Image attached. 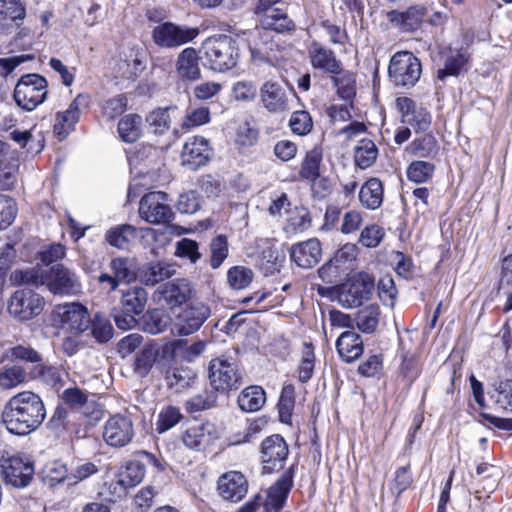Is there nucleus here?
<instances>
[{"label": "nucleus", "instance_id": "f257e3e1", "mask_svg": "<svg viewBox=\"0 0 512 512\" xmlns=\"http://www.w3.org/2000/svg\"><path fill=\"white\" fill-rule=\"evenodd\" d=\"M46 410L42 399L31 391L14 395L2 413L7 430L15 435H27L43 422Z\"/></svg>", "mask_w": 512, "mask_h": 512}, {"label": "nucleus", "instance_id": "f03ea898", "mask_svg": "<svg viewBox=\"0 0 512 512\" xmlns=\"http://www.w3.org/2000/svg\"><path fill=\"white\" fill-rule=\"evenodd\" d=\"M203 59L211 70L225 72L234 68L239 58L236 41L227 35L209 37L202 44Z\"/></svg>", "mask_w": 512, "mask_h": 512}, {"label": "nucleus", "instance_id": "7ed1b4c3", "mask_svg": "<svg viewBox=\"0 0 512 512\" xmlns=\"http://www.w3.org/2000/svg\"><path fill=\"white\" fill-rule=\"evenodd\" d=\"M421 73V62L412 52L400 51L390 59L388 75L395 86L414 87L419 81Z\"/></svg>", "mask_w": 512, "mask_h": 512}, {"label": "nucleus", "instance_id": "20e7f679", "mask_svg": "<svg viewBox=\"0 0 512 512\" xmlns=\"http://www.w3.org/2000/svg\"><path fill=\"white\" fill-rule=\"evenodd\" d=\"M47 93L48 83L43 76L26 74L18 80L13 98L23 110L32 111L44 102Z\"/></svg>", "mask_w": 512, "mask_h": 512}, {"label": "nucleus", "instance_id": "39448f33", "mask_svg": "<svg viewBox=\"0 0 512 512\" xmlns=\"http://www.w3.org/2000/svg\"><path fill=\"white\" fill-rule=\"evenodd\" d=\"M373 290V278L366 273H360L338 286L337 301L344 308H356L370 298Z\"/></svg>", "mask_w": 512, "mask_h": 512}, {"label": "nucleus", "instance_id": "423d86ee", "mask_svg": "<svg viewBox=\"0 0 512 512\" xmlns=\"http://www.w3.org/2000/svg\"><path fill=\"white\" fill-rule=\"evenodd\" d=\"M135 437V427L132 418L127 414L111 415L102 428L103 441L112 448H124Z\"/></svg>", "mask_w": 512, "mask_h": 512}, {"label": "nucleus", "instance_id": "0eeeda50", "mask_svg": "<svg viewBox=\"0 0 512 512\" xmlns=\"http://www.w3.org/2000/svg\"><path fill=\"white\" fill-rule=\"evenodd\" d=\"M44 298L31 289L16 290L8 302V312L19 321H28L41 314Z\"/></svg>", "mask_w": 512, "mask_h": 512}, {"label": "nucleus", "instance_id": "6e6552de", "mask_svg": "<svg viewBox=\"0 0 512 512\" xmlns=\"http://www.w3.org/2000/svg\"><path fill=\"white\" fill-rule=\"evenodd\" d=\"M139 216L150 224H166L174 213L168 204V195L162 191L145 194L139 203Z\"/></svg>", "mask_w": 512, "mask_h": 512}, {"label": "nucleus", "instance_id": "1a4fd4ad", "mask_svg": "<svg viewBox=\"0 0 512 512\" xmlns=\"http://www.w3.org/2000/svg\"><path fill=\"white\" fill-rule=\"evenodd\" d=\"M198 34L199 29L196 27L164 22L154 27L152 39L157 46L171 49L191 42Z\"/></svg>", "mask_w": 512, "mask_h": 512}, {"label": "nucleus", "instance_id": "9d476101", "mask_svg": "<svg viewBox=\"0 0 512 512\" xmlns=\"http://www.w3.org/2000/svg\"><path fill=\"white\" fill-rule=\"evenodd\" d=\"M53 315L62 329L75 334L83 333L91 325V317L87 308L78 302L57 305Z\"/></svg>", "mask_w": 512, "mask_h": 512}, {"label": "nucleus", "instance_id": "9b49d317", "mask_svg": "<svg viewBox=\"0 0 512 512\" xmlns=\"http://www.w3.org/2000/svg\"><path fill=\"white\" fill-rule=\"evenodd\" d=\"M157 371L164 379L168 389L182 392L191 387L196 380V373L189 367L179 365L177 361L169 358L160 359L157 362Z\"/></svg>", "mask_w": 512, "mask_h": 512}, {"label": "nucleus", "instance_id": "f8f14e48", "mask_svg": "<svg viewBox=\"0 0 512 512\" xmlns=\"http://www.w3.org/2000/svg\"><path fill=\"white\" fill-rule=\"evenodd\" d=\"M43 285L55 295H73L81 289L76 273L62 264L54 265L44 272Z\"/></svg>", "mask_w": 512, "mask_h": 512}, {"label": "nucleus", "instance_id": "ddd939ff", "mask_svg": "<svg viewBox=\"0 0 512 512\" xmlns=\"http://www.w3.org/2000/svg\"><path fill=\"white\" fill-rule=\"evenodd\" d=\"M210 316V309L203 303H196L181 310L171 324V333L188 336L198 331Z\"/></svg>", "mask_w": 512, "mask_h": 512}, {"label": "nucleus", "instance_id": "4468645a", "mask_svg": "<svg viewBox=\"0 0 512 512\" xmlns=\"http://www.w3.org/2000/svg\"><path fill=\"white\" fill-rule=\"evenodd\" d=\"M139 235L147 242L155 241L158 236V231L153 228L137 229L130 224H120L106 231L105 240L112 247L127 249Z\"/></svg>", "mask_w": 512, "mask_h": 512}, {"label": "nucleus", "instance_id": "2eb2a0df", "mask_svg": "<svg viewBox=\"0 0 512 512\" xmlns=\"http://www.w3.org/2000/svg\"><path fill=\"white\" fill-rule=\"evenodd\" d=\"M209 379L216 391H229L241 385V375L237 366L223 359H213L209 366Z\"/></svg>", "mask_w": 512, "mask_h": 512}, {"label": "nucleus", "instance_id": "dca6fc26", "mask_svg": "<svg viewBox=\"0 0 512 512\" xmlns=\"http://www.w3.org/2000/svg\"><path fill=\"white\" fill-rule=\"evenodd\" d=\"M288 453V445L282 436L274 434L264 439L261 444L263 472L270 474L282 469Z\"/></svg>", "mask_w": 512, "mask_h": 512}, {"label": "nucleus", "instance_id": "f3484780", "mask_svg": "<svg viewBox=\"0 0 512 512\" xmlns=\"http://www.w3.org/2000/svg\"><path fill=\"white\" fill-rule=\"evenodd\" d=\"M2 474L6 483L14 487H25L34 474L33 463L27 455H14L4 460Z\"/></svg>", "mask_w": 512, "mask_h": 512}, {"label": "nucleus", "instance_id": "a211bd4d", "mask_svg": "<svg viewBox=\"0 0 512 512\" xmlns=\"http://www.w3.org/2000/svg\"><path fill=\"white\" fill-rule=\"evenodd\" d=\"M308 59L311 67L330 76L341 71L343 65L336 53L324 44L313 40L307 47Z\"/></svg>", "mask_w": 512, "mask_h": 512}, {"label": "nucleus", "instance_id": "6ab92c4d", "mask_svg": "<svg viewBox=\"0 0 512 512\" xmlns=\"http://www.w3.org/2000/svg\"><path fill=\"white\" fill-rule=\"evenodd\" d=\"M212 156L209 141L201 136L189 138L182 149L181 164L190 170L206 165Z\"/></svg>", "mask_w": 512, "mask_h": 512}, {"label": "nucleus", "instance_id": "aec40b11", "mask_svg": "<svg viewBox=\"0 0 512 512\" xmlns=\"http://www.w3.org/2000/svg\"><path fill=\"white\" fill-rule=\"evenodd\" d=\"M206 342L199 340L189 344L185 339H174L161 346V355L163 358L177 361L180 359L185 362H193L205 350Z\"/></svg>", "mask_w": 512, "mask_h": 512}, {"label": "nucleus", "instance_id": "412c9836", "mask_svg": "<svg viewBox=\"0 0 512 512\" xmlns=\"http://www.w3.org/2000/svg\"><path fill=\"white\" fill-rule=\"evenodd\" d=\"M396 107L401 113L402 122L419 131H426L431 125V115L426 108L417 106L409 97H398Z\"/></svg>", "mask_w": 512, "mask_h": 512}, {"label": "nucleus", "instance_id": "4be33fe9", "mask_svg": "<svg viewBox=\"0 0 512 512\" xmlns=\"http://www.w3.org/2000/svg\"><path fill=\"white\" fill-rule=\"evenodd\" d=\"M217 490L224 500L239 502L248 492V481L241 472L229 471L219 477Z\"/></svg>", "mask_w": 512, "mask_h": 512}, {"label": "nucleus", "instance_id": "5701e85b", "mask_svg": "<svg viewBox=\"0 0 512 512\" xmlns=\"http://www.w3.org/2000/svg\"><path fill=\"white\" fill-rule=\"evenodd\" d=\"M89 103L90 96L88 94L77 95L64 112L57 113L53 126L54 132L60 137H65L78 122L81 110L87 108Z\"/></svg>", "mask_w": 512, "mask_h": 512}, {"label": "nucleus", "instance_id": "b1692460", "mask_svg": "<svg viewBox=\"0 0 512 512\" xmlns=\"http://www.w3.org/2000/svg\"><path fill=\"white\" fill-rule=\"evenodd\" d=\"M321 257V243L316 238L293 244L290 249L291 260L303 269L314 267L319 263Z\"/></svg>", "mask_w": 512, "mask_h": 512}, {"label": "nucleus", "instance_id": "393cba45", "mask_svg": "<svg viewBox=\"0 0 512 512\" xmlns=\"http://www.w3.org/2000/svg\"><path fill=\"white\" fill-rule=\"evenodd\" d=\"M293 477V468L290 467L269 488L265 500V506L268 512H279L283 508L293 486Z\"/></svg>", "mask_w": 512, "mask_h": 512}, {"label": "nucleus", "instance_id": "a878e982", "mask_svg": "<svg viewBox=\"0 0 512 512\" xmlns=\"http://www.w3.org/2000/svg\"><path fill=\"white\" fill-rule=\"evenodd\" d=\"M426 8L422 5L409 7L405 11L392 10L387 13L390 23L403 32H413L417 30L425 15Z\"/></svg>", "mask_w": 512, "mask_h": 512}, {"label": "nucleus", "instance_id": "bb28decb", "mask_svg": "<svg viewBox=\"0 0 512 512\" xmlns=\"http://www.w3.org/2000/svg\"><path fill=\"white\" fill-rule=\"evenodd\" d=\"M263 106L269 112H282L288 107V95L285 87L277 81H266L260 88Z\"/></svg>", "mask_w": 512, "mask_h": 512}, {"label": "nucleus", "instance_id": "cd10ccee", "mask_svg": "<svg viewBox=\"0 0 512 512\" xmlns=\"http://www.w3.org/2000/svg\"><path fill=\"white\" fill-rule=\"evenodd\" d=\"M212 430L213 427L210 423L192 421L183 433V443L190 449L199 450L211 442Z\"/></svg>", "mask_w": 512, "mask_h": 512}, {"label": "nucleus", "instance_id": "c85d7f7f", "mask_svg": "<svg viewBox=\"0 0 512 512\" xmlns=\"http://www.w3.org/2000/svg\"><path fill=\"white\" fill-rule=\"evenodd\" d=\"M158 292L167 305L176 307L191 297L192 289L188 280L176 279L161 286Z\"/></svg>", "mask_w": 512, "mask_h": 512}, {"label": "nucleus", "instance_id": "c756f323", "mask_svg": "<svg viewBox=\"0 0 512 512\" xmlns=\"http://www.w3.org/2000/svg\"><path fill=\"white\" fill-rule=\"evenodd\" d=\"M26 15L25 6L20 0L3 2L0 7V33H7L16 30Z\"/></svg>", "mask_w": 512, "mask_h": 512}, {"label": "nucleus", "instance_id": "7c9ffc66", "mask_svg": "<svg viewBox=\"0 0 512 512\" xmlns=\"http://www.w3.org/2000/svg\"><path fill=\"white\" fill-rule=\"evenodd\" d=\"M336 348L342 360L347 363L357 360L364 351L361 336L352 330H347L338 337Z\"/></svg>", "mask_w": 512, "mask_h": 512}, {"label": "nucleus", "instance_id": "2f4dec72", "mask_svg": "<svg viewBox=\"0 0 512 512\" xmlns=\"http://www.w3.org/2000/svg\"><path fill=\"white\" fill-rule=\"evenodd\" d=\"M199 57L192 47L185 48L180 52L176 61V73L181 79L196 81L201 78Z\"/></svg>", "mask_w": 512, "mask_h": 512}, {"label": "nucleus", "instance_id": "473e14b6", "mask_svg": "<svg viewBox=\"0 0 512 512\" xmlns=\"http://www.w3.org/2000/svg\"><path fill=\"white\" fill-rule=\"evenodd\" d=\"M176 273L173 264L165 261L150 262L140 269L139 278L146 286H154L162 282Z\"/></svg>", "mask_w": 512, "mask_h": 512}, {"label": "nucleus", "instance_id": "72a5a7b5", "mask_svg": "<svg viewBox=\"0 0 512 512\" xmlns=\"http://www.w3.org/2000/svg\"><path fill=\"white\" fill-rule=\"evenodd\" d=\"M161 356V348L154 342L146 343L136 354L133 370L139 377H146Z\"/></svg>", "mask_w": 512, "mask_h": 512}, {"label": "nucleus", "instance_id": "f704fd0d", "mask_svg": "<svg viewBox=\"0 0 512 512\" xmlns=\"http://www.w3.org/2000/svg\"><path fill=\"white\" fill-rule=\"evenodd\" d=\"M259 17L260 25L263 29L273 30L278 33L291 31L294 29V23L287 14L281 9H272L255 12Z\"/></svg>", "mask_w": 512, "mask_h": 512}, {"label": "nucleus", "instance_id": "c9c22d12", "mask_svg": "<svg viewBox=\"0 0 512 512\" xmlns=\"http://www.w3.org/2000/svg\"><path fill=\"white\" fill-rule=\"evenodd\" d=\"M145 476V467L139 461L129 462L123 470L116 475L115 488L119 487V494L125 493L127 488L135 487L138 485Z\"/></svg>", "mask_w": 512, "mask_h": 512}, {"label": "nucleus", "instance_id": "e433bc0d", "mask_svg": "<svg viewBox=\"0 0 512 512\" xmlns=\"http://www.w3.org/2000/svg\"><path fill=\"white\" fill-rule=\"evenodd\" d=\"M383 184L378 178L368 179L360 188L359 201L368 210L378 209L383 202Z\"/></svg>", "mask_w": 512, "mask_h": 512}, {"label": "nucleus", "instance_id": "4c0bfd02", "mask_svg": "<svg viewBox=\"0 0 512 512\" xmlns=\"http://www.w3.org/2000/svg\"><path fill=\"white\" fill-rule=\"evenodd\" d=\"M266 402V393L261 386L253 385L243 389L237 398L239 408L248 413L259 411Z\"/></svg>", "mask_w": 512, "mask_h": 512}, {"label": "nucleus", "instance_id": "58836bf2", "mask_svg": "<svg viewBox=\"0 0 512 512\" xmlns=\"http://www.w3.org/2000/svg\"><path fill=\"white\" fill-rule=\"evenodd\" d=\"M469 60L466 49H450L446 57L444 68L437 71V78L444 80L447 76H457L465 69Z\"/></svg>", "mask_w": 512, "mask_h": 512}, {"label": "nucleus", "instance_id": "ea45409f", "mask_svg": "<svg viewBox=\"0 0 512 512\" xmlns=\"http://www.w3.org/2000/svg\"><path fill=\"white\" fill-rule=\"evenodd\" d=\"M332 80L337 94L345 101H351L356 95V77L355 74L345 70L343 65L341 71L329 76Z\"/></svg>", "mask_w": 512, "mask_h": 512}, {"label": "nucleus", "instance_id": "a19ab883", "mask_svg": "<svg viewBox=\"0 0 512 512\" xmlns=\"http://www.w3.org/2000/svg\"><path fill=\"white\" fill-rule=\"evenodd\" d=\"M147 302V292L142 287H132L122 293V311L140 315Z\"/></svg>", "mask_w": 512, "mask_h": 512}, {"label": "nucleus", "instance_id": "79ce46f5", "mask_svg": "<svg viewBox=\"0 0 512 512\" xmlns=\"http://www.w3.org/2000/svg\"><path fill=\"white\" fill-rule=\"evenodd\" d=\"M323 150L320 146H314L309 150L302 162L299 175L302 179L314 182L320 176V165Z\"/></svg>", "mask_w": 512, "mask_h": 512}, {"label": "nucleus", "instance_id": "37998d69", "mask_svg": "<svg viewBox=\"0 0 512 512\" xmlns=\"http://www.w3.org/2000/svg\"><path fill=\"white\" fill-rule=\"evenodd\" d=\"M118 134L126 143L136 142L142 134V118L138 114H128L118 123Z\"/></svg>", "mask_w": 512, "mask_h": 512}, {"label": "nucleus", "instance_id": "c03bdc74", "mask_svg": "<svg viewBox=\"0 0 512 512\" xmlns=\"http://www.w3.org/2000/svg\"><path fill=\"white\" fill-rule=\"evenodd\" d=\"M109 267L120 282L130 283L137 277L136 262L132 258L117 257L111 260Z\"/></svg>", "mask_w": 512, "mask_h": 512}, {"label": "nucleus", "instance_id": "a18cd8bd", "mask_svg": "<svg viewBox=\"0 0 512 512\" xmlns=\"http://www.w3.org/2000/svg\"><path fill=\"white\" fill-rule=\"evenodd\" d=\"M75 420L76 416L67 408L57 406L48 424L56 434L61 435L63 432L73 433L76 431Z\"/></svg>", "mask_w": 512, "mask_h": 512}, {"label": "nucleus", "instance_id": "49530a36", "mask_svg": "<svg viewBox=\"0 0 512 512\" xmlns=\"http://www.w3.org/2000/svg\"><path fill=\"white\" fill-rule=\"evenodd\" d=\"M378 149L370 139H361L355 147V164L361 169L369 168L377 159Z\"/></svg>", "mask_w": 512, "mask_h": 512}, {"label": "nucleus", "instance_id": "de8ad7c7", "mask_svg": "<svg viewBox=\"0 0 512 512\" xmlns=\"http://www.w3.org/2000/svg\"><path fill=\"white\" fill-rule=\"evenodd\" d=\"M277 407L280 421L285 424H290L295 407L294 385L286 384L283 386Z\"/></svg>", "mask_w": 512, "mask_h": 512}, {"label": "nucleus", "instance_id": "09e8293b", "mask_svg": "<svg viewBox=\"0 0 512 512\" xmlns=\"http://www.w3.org/2000/svg\"><path fill=\"white\" fill-rule=\"evenodd\" d=\"M145 68V63L138 53L131 52L117 63L118 74L125 79L137 77Z\"/></svg>", "mask_w": 512, "mask_h": 512}, {"label": "nucleus", "instance_id": "8fccbe9b", "mask_svg": "<svg viewBox=\"0 0 512 512\" xmlns=\"http://www.w3.org/2000/svg\"><path fill=\"white\" fill-rule=\"evenodd\" d=\"M380 308L369 305L361 309L356 316V325L364 333H373L379 323Z\"/></svg>", "mask_w": 512, "mask_h": 512}, {"label": "nucleus", "instance_id": "3c124183", "mask_svg": "<svg viewBox=\"0 0 512 512\" xmlns=\"http://www.w3.org/2000/svg\"><path fill=\"white\" fill-rule=\"evenodd\" d=\"M30 373L34 379H39L52 387L62 384L64 374L60 368L47 364L34 366Z\"/></svg>", "mask_w": 512, "mask_h": 512}, {"label": "nucleus", "instance_id": "603ef678", "mask_svg": "<svg viewBox=\"0 0 512 512\" xmlns=\"http://www.w3.org/2000/svg\"><path fill=\"white\" fill-rule=\"evenodd\" d=\"M315 367L314 348L311 343L303 344L301 360L298 366V379L301 383H307L313 376Z\"/></svg>", "mask_w": 512, "mask_h": 512}, {"label": "nucleus", "instance_id": "864d4df0", "mask_svg": "<svg viewBox=\"0 0 512 512\" xmlns=\"http://www.w3.org/2000/svg\"><path fill=\"white\" fill-rule=\"evenodd\" d=\"M400 346H402L401 342ZM400 356L402 358L400 374L406 381L407 385L410 386L418 378L420 374L418 361L414 354H411L409 351H406L403 347H400Z\"/></svg>", "mask_w": 512, "mask_h": 512}, {"label": "nucleus", "instance_id": "5fc2aeb1", "mask_svg": "<svg viewBox=\"0 0 512 512\" xmlns=\"http://www.w3.org/2000/svg\"><path fill=\"white\" fill-rule=\"evenodd\" d=\"M44 272L45 271L39 267H33L24 270H15L11 273L10 280L15 285H43Z\"/></svg>", "mask_w": 512, "mask_h": 512}, {"label": "nucleus", "instance_id": "6e6d98bb", "mask_svg": "<svg viewBox=\"0 0 512 512\" xmlns=\"http://www.w3.org/2000/svg\"><path fill=\"white\" fill-rule=\"evenodd\" d=\"M171 319L169 315L162 310H154L149 312L144 320V329L150 334H159L167 329Z\"/></svg>", "mask_w": 512, "mask_h": 512}, {"label": "nucleus", "instance_id": "4d7b16f0", "mask_svg": "<svg viewBox=\"0 0 512 512\" xmlns=\"http://www.w3.org/2000/svg\"><path fill=\"white\" fill-rule=\"evenodd\" d=\"M175 107L169 106L166 108H158L152 111L147 117L146 121L154 128V133L163 134L166 132L171 124L170 111H174Z\"/></svg>", "mask_w": 512, "mask_h": 512}, {"label": "nucleus", "instance_id": "13d9d810", "mask_svg": "<svg viewBox=\"0 0 512 512\" xmlns=\"http://www.w3.org/2000/svg\"><path fill=\"white\" fill-rule=\"evenodd\" d=\"M252 279V270L244 266L231 267L227 272L228 284L235 290L246 288L252 282Z\"/></svg>", "mask_w": 512, "mask_h": 512}, {"label": "nucleus", "instance_id": "bf43d9fd", "mask_svg": "<svg viewBox=\"0 0 512 512\" xmlns=\"http://www.w3.org/2000/svg\"><path fill=\"white\" fill-rule=\"evenodd\" d=\"M183 418V415L180 412V409L174 406H167L163 408L159 415L156 422V430L158 433H164L168 431L169 429L173 428L175 425H177L181 419Z\"/></svg>", "mask_w": 512, "mask_h": 512}, {"label": "nucleus", "instance_id": "052dcab7", "mask_svg": "<svg viewBox=\"0 0 512 512\" xmlns=\"http://www.w3.org/2000/svg\"><path fill=\"white\" fill-rule=\"evenodd\" d=\"M18 164L9 162L6 159L0 161V190H13L17 183Z\"/></svg>", "mask_w": 512, "mask_h": 512}, {"label": "nucleus", "instance_id": "680f3d73", "mask_svg": "<svg viewBox=\"0 0 512 512\" xmlns=\"http://www.w3.org/2000/svg\"><path fill=\"white\" fill-rule=\"evenodd\" d=\"M228 256V241L223 235H218L210 243V266L217 269Z\"/></svg>", "mask_w": 512, "mask_h": 512}, {"label": "nucleus", "instance_id": "e2e57ef3", "mask_svg": "<svg viewBox=\"0 0 512 512\" xmlns=\"http://www.w3.org/2000/svg\"><path fill=\"white\" fill-rule=\"evenodd\" d=\"M435 170V166L427 161H414L407 169V177L415 183H423L429 180Z\"/></svg>", "mask_w": 512, "mask_h": 512}, {"label": "nucleus", "instance_id": "0e129e2a", "mask_svg": "<svg viewBox=\"0 0 512 512\" xmlns=\"http://www.w3.org/2000/svg\"><path fill=\"white\" fill-rule=\"evenodd\" d=\"M289 126L294 134L304 136L312 130L313 121L307 111H295L289 119Z\"/></svg>", "mask_w": 512, "mask_h": 512}, {"label": "nucleus", "instance_id": "69168bd1", "mask_svg": "<svg viewBox=\"0 0 512 512\" xmlns=\"http://www.w3.org/2000/svg\"><path fill=\"white\" fill-rule=\"evenodd\" d=\"M410 147L412 152L420 157H430L438 152L437 141L430 134L415 139L410 144Z\"/></svg>", "mask_w": 512, "mask_h": 512}, {"label": "nucleus", "instance_id": "338daca9", "mask_svg": "<svg viewBox=\"0 0 512 512\" xmlns=\"http://www.w3.org/2000/svg\"><path fill=\"white\" fill-rule=\"evenodd\" d=\"M210 121V110L206 106H200L197 108H191L183 122L182 129H191L207 124Z\"/></svg>", "mask_w": 512, "mask_h": 512}, {"label": "nucleus", "instance_id": "774afa93", "mask_svg": "<svg viewBox=\"0 0 512 512\" xmlns=\"http://www.w3.org/2000/svg\"><path fill=\"white\" fill-rule=\"evenodd\" d=\"M492 397L500 408L512 412V379L500 381Z\"/></svg>", "mask_w": 512, "mask_h": 512}]
</instances>
